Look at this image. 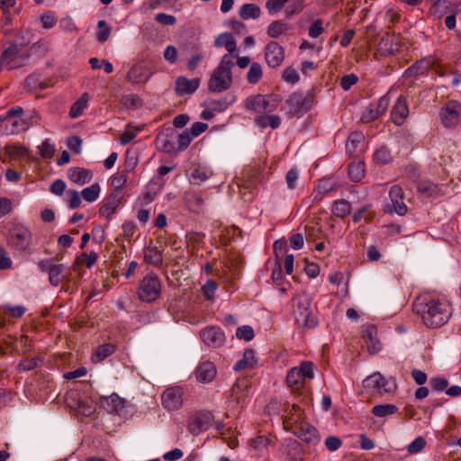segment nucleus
I'll use <instances>...</instances> for the list:
<instances>
[{"label": "nucleus", "instance_id": "obj_61", "mask_svg": "<svg viewBox=\"0 0 461 461\" xmlns=\"http://www.w3.org/2000/svg\"><path fill=\"white\" fill-rule=\"evenodd\" d=\"M297 368L300 371L303 379H312L314 377L313 364L312 362L303 361L300 364V366Z\"/></svg>", "mask_w": 461, "mask_h": 461}, {"label": "nucleus", "instance_id": "obj_10", "mask_svg": "<svg viewBox=\"0 0 461 461\" xmlns=\"http://www.w3.org/2000/svg\"><path fill=\"white\" fill-rule=\"evenodd\" d=\"M390 203L384 205V211L387 213H396L399 216H403L408 212V207L404 203V193L402 188L394 185L389 191Z\"/></svg>", "mask_w": 461, "mask_h": 461}, {"label": "nucleus", "instance_id": "obj_15", "mask_svg": "<svg viewBox=\"0 0 461 461\" xmlns=\"http://www.w3.org/2000/svg\"><path fill=\"white\" fill-rule=\"evenodd\" d=\"M183 392L180 387H170L164 391L161 396L163 406L174 411L179 409L183 404Z\"/></svg>", "mask_w": 461, "mask_h": 461}, {"label": "nucleus", "instance_id": "obj_55", "mask_svg": "<svg viewBox=\"0 0 461 461\" xmlns=\"http://www.w3.org/2000/svg\"><path fill=\"white\" fill-rule=\"evenodd\" d=\"M287 412L289 416L285 417V423L288 425H294V420H297V422H300L301 420V410L298 406L295 404H293L291 408L287 409Z\"/></svg>", "mask_w": 461, "mask_h": 461}, {"label": "nucleus", "instance_id": "obj_43", "mask_svg": "<svg viewBox=\"0 0 461 461\" xmlns=\"http://www.w3.org/2000/svg\"><path fill=\"white\" fill-rule=\"evenodd\" d=\"M373 159L375 163L378 165L389 164L392 160V155L389 149L385 146L378 148L373 155Z\"/></svg>", "mask_w": 461, "mask_h": 461}, {"label": "nucleus", "instance_id": "obj_21", "mask_svg": "<svg viewBox=\"0 0 461 461\" xmlns=\"http://www.w3.org/2000/svg\"><path fill=\"white\" fill-rule=\"evenodd\" d=\"M244 105L247 110H253L255 112H272L276 109L275 105L270 104L268 96L259 94L248 97L245 100Z\"/></svg>", "mask_w": 461, "mask_h": 461}, {"label": "nucleus", "instance_id": "obj_19", "mask_svg": "<svg viewBox=\"0 0 461 461\" xmlns=\"http://www.w3.org/2000/svg\"><path fill=\"white\" fill-rule=\"evenodd\" d=\"M200 337L203 343L211 348H219L224 341V333L218 327H207L201 330Z\"/></svg>", "mask_w": 461, "mask_h": 461}, {"label": "nucleus", "instance_id": "obj_12", "mask_svg": "<svg viewBox=\"0 0 461 461\" xmlns=\"http://www.w3.org/2000/svg\"><path fill=\"white\" fill-rule=\"evenodd\" d=\"M461 105L455 101L448 102L440 109L439 116L444 127L455 128L460 120Z\"/></svg>", "mask_w": 461, "mask_h": 461}, {"label": "nucleus", "instance_id": "obj_24", "mask_svg": "<svg viewBox=\"0 0 461 461\" xmlns=\"http://www.w3.org/2000/svg\"><path fill=\"white\" fill-rule=\"evenodd\" d=\"M215 48L224 47L228 53L223 56H229V59L232 60L233 55L237 50V42L234 37L229 32H223L219 34L214 41Z\"/></svg>", "mask_w": 461, "mask_h": 461}, {"label": "nucleus", "instance_id": "obj_49", "mask_svg": "<svg viewBox=\"0 0 461 461\" xmlns=\"http://www.w3.org/2000/svg\"><path fill=\"white\" fill-rule=\"evenodd\" d=\"M142 128H143L142 126L141 127H139V126L133 127L131 124H128L126 126L125 131H123V133L122 134V136L120 138V143L122 145L129 144L137 136V132L140 131L142 130Z\"/></svg>", "mask_w": 461, "mask_h": 461}, {"label": "nucleus", "instance_id": "obj_47", "mask_svg": "<svg viewBox=\"0 0 461 461\" xmlns=\"http://www.w3.org/2000/svg\"><path fill=\"white\" fill-rule=\"evenodd\" d=\"M64 265H53L51 268H50L49 272V280L52 285H59V283L63 280V273Z\"/></svg>", "mask_w": 461, "mask_h": 461}, {"label": "nucleus", "instance_id": "obj_37", "mask_svg": "<svg viewBox=\"0 0 461 461\" xmlns=\"http://www.w3.org/2000/svg\"><path fill=\"white\" fill-rule=\"evenodd\" d=\"M289 30V25L281 20L272 22L267 29V33L271 38H277L285 33Z\"/></svg>", "mask_w": 461, "mask_h": 461}, {"label": "nucleus", "instance_id": "obj_2", "mask_svg": "<svg viewBox=\"0 0 461 461\" xmlns=\"http://www.w3.org/2000/svg\"><path fill=\"white\" fill-rule=\"evenodd\" d=\"M233 60L229 56H222L218 67L213 70L209 81L208 89L213 93H221L229 89L232 84L231 68Z\"/></svg>", "mask_w": 461, "mask_h": 461}, {"label": "nucleus", "instance_id": "obj_41", "mask_svg": "<svg viewBox=\"0 0 461 461\" xmlns=\"http://www.w3.org/2000/svg\"><path fill=\"white\" fill-rule=\"evenodd\" d=\"M100 193V185L98 183H95L90 186L84 188L81 191V196L86 202L93 203L98 199Z\"/></svg>", "mask_w": 461, "mask_h": 461}, {"label": "nucleus", "instance_id": "obj_50", "mask_svg": "<svg viewBox=\"0 0 461 461\" xmlns=\"http://www.w3.org/2000/svg\"><path fill=\"white\" fill-rule=\"evenodd\" d=\"M40 155L44 159H50L55 154V147L50 143L49 139L44 140L41 144L38 147Z\"/></svg>", "mask_w": 461, "mask_h": 461}, {"label": "nucleus", "instance_id": "obj_64", "mask_svg": "<svg viewBox=\"0 0 461 461\" xmlns=\"http://www.w3.org/2000/svg\"><path fill=\"white\" fill-rule=\"evenodd\" d=\"M283 79L290 84H295L299 81L300 77L297 71L293 68H286L283 72Z\"/></svg>", "mask_w": 461, "mask_h": 461}, {"label": "nucleus", "instance_id": "obj_29", "mask_svg": "<svg viewBox=\"0 0 461 461\" xmlns=\"http://www.w3.org/2000/svg\"><path fill=\"white\" fill-rule=\"evenodd\" d=\"M185 204L191 212L198 214L203 211L204 201L200 194L194 192L186 194Z\"/></svg>", "mask_w": 461, "mask_h": 461}, {"label": "nucleus", "instance_id": "obj_57", "mask_svg": "<svg viewBox=\"0 0 461 461\" xmlns=\"http://www.w3.org/2000/svg\"><path fill=\"white\" fill-rule=\"evenodd\" d=\"M41 22L42 23L43 29L49 30L56 24L57 16L55 13L47 11L41 14Z\"/></svg>", "mask_w": 461, "mask_h": 461}, {"label": "nucleus", "instance_id": "obj_31", "mask_svg": "<svg viewBox=\"0 0 461 461\" xmlns=\"http://www.w3.org/2000/svg\"><path fill=\"white\" fill-rule=\"evenodd\" d=\"M4 122L8 134H17L26 130V126L22 117H5Z\"/></svg>", "mask_w": 461, "mask_h": 461}, {"label": "nucleus", "instance_id": "obj_16", "mask_svg": "<svg viewBox=\"0 0 461 461\" xmlns=\"http://www.w3.org/2000/svg\"><path fill=\"white\" fill-rule=\"evenodd\" d=\"M102 406L111 414L122 416L126 414V401L117 393L102 398Z\"/></svg>", "mask_w": 461, "mask_h": 461}, {"label": "nucleus", "instance_id": "obj_59", "mask_svg": "<svg viewBox=\"0 0 461 461\" xmlns=\"http://www.w3.org/2000/svg\"><path fill=\"white\" fill-rule=\"evenodd\" d=\"M97 26L100 29L97 33V41L101 43H104L108 40L111 34V29L107 26V23L104 20H100L97 23Z\"/></svg>", "mask_w": 461, "mask_h": 461}, {"label": "nucleus", "instance_id": "obj_26", "mask_svg": "<svg viewBox=\"0 0 461 461\" xmlns=\"http://www.w3.org/2000/svg\"><path fill=\"white\" fill-rule=\"evenodd\" d=\"M195 375L199 382H211L216 375V367L212 362L205 361L197 367Z\"/></svg>", "mask_w": 461, "mask_h": 461}, {"label": "nucleus", "instance_id": "obj_52", "mask_svg": "<svg viewBox=\"0 0 461 461\" xmlns=\"http://www.w3.org/2000/svg\"><path fill=\"white\" fill-rule=\"evenodd\" d=\"M304 8L303 0H293L286 7H285V15L288 18H291L294 15L299 14Z\"/></svg>", "mask_w": 461, "mask_h": 461}, {"label": "nucleus", "instance_id": "obj_9", "mask_svg": "<svg viewBox=\"0 0 461 461\" xmlns=\"http://www.w3.org/2000/svg\"><path fill=\"white\" fill-rule=\"evenodd\" d=\"M213 420L214 416L209 411H196L187 421V430L193 436H198L212 427Z\"/></svg>", "mask_w": 461, "mask_h": 461}, {"label": "nucleus", "instance_id": "obj_62", "mask_svg": "<svg viewBox=\"0 0 461 461\" xmlns=\"http://www.w3.org/2000/svg\"><path fill=\"white\" fill-rule=\"evenodd\" d=\"M357 76L353 73L345 75L341 77L340 86L344 91H348L351 88L352 86L357 84Z\"/></svg>", "mask_w": 461, "mask_h": 461}, {"label": "nucleus", "instance_id": "obj_27", "mask_svg": "<svg viewBox=\"0 0 461 461\" xmlns=\"http://www.w3.org/2000/svg\"><path fill=\"white\" fill-rule=\"evenodd\" d=\"M149 72L143 64L133 65L127 73V79L131 83H143L149 77Z\"/></svg>", "mask_w": 461, "mask_h": 461}, {"label": "nucleus", "instance_id": "obj_1", "mask_svg": "<svg viewBox=\"0 0 461 461\" xmlns=\"http://www.w3.org/2000/svg\"><path fill=\"white\" fill-rule=\"evenodd\" d=\"M413 311L420 315L424 325L430 329L445 325L452 315L448 303L434 299L416 301Z\"/></svg>", "mask_w": 461, "mask_h": 461}, {"label": "nucleus", "instance_id": "obj_63", "mask_svg": "<svg viewBox=\"0 0 461 461\" xmlns=\"http://www.w3.org/2000/svg\"><path fill=\"white\" fill-rule=\"evenodd\" d=\"M41 362V360L39 357L26 359L25 361L19 363L17 367L19 371H30L36 368Z\"/></svg>", "mask_w": 461, "mask_h": 461}, {"label": "nucleus", "instance_id": "obj_36", "mask_svg": "<svg viewBox=\"0 0 461 461\" xmlns=\"http://www.w3.org/2000/svg\"><path fill=\"white\" fill-rule=\"evenodd\" d=\"M115 351L113 344H104L97 348L96 351L92 356L93 363H100L106 357L111 356Z\"/></svg>", "mask_w": 461, "mask_h": 461}, {"label": "nucleus", "instance_id": "obj_7", "mask_svg": "<svg viewBox=\"0 0 461 461\" xmlns=\"http://www.w3.org/2000/svg\"><path fill=\"white\" fill-rule=\"evenodd\" d=\"M286 104L289 107L288 114L300 118L312 108L313 96L311 93L303 95L302 93L295 92L288 97Z\"/></svg>", "mask_w": 461, "mask_h": 461}, {"label": "nucleus", "instance_id": "obj_25", "mask_svg": "<svg viewBox=\"0 0 461 461\" xmlns=\"http://www.w3.org/2000/svg\"><path fill=\"white\" fill-rule=\"evenodd\" d=\"M199 79L189 80L185 77H179L176 80V92L181 96L193 94L199 87Z\"/></svg>", "mask_w": 461, "mask_h": 461}, {"label": "nucleus", "instance_id": "obj_34", "mask_svg": "<svg viewBox=\"0 0 461 461\" xmlns=\"http://www.w3.org/2000/svg\"><path fill=\"white\" fill-rule=\"evenodd\" d=\"M348 175L354 182H359L365 176V165L363 161H353L348 165Z\"/></svg>", "mask_w": 461, "mask_h": 461}, {"label": "nucleus", "instance_id": "obj_14", "mask_svg": "<svg viewBox=\"0 0 461 461\" xmlns=\"http://www.w3.org/2000/svg\"><path fill=\"white\" fill-rule=\"evenodd\" d=\"M285 59V49L276 41H270L265 48V60L270 68L279 67Z\"/></svg>", "mask_w": 461, "mask_h": 461}, {"label": "nucleus", "instance_id": "obj_35", "mask_svg": "<svg viewBox=\"0 0 461 461\" xmlns=\"http://www.w3.org/2000/svg\"><path fill=\"white\" fill-rule=\"evenodd\" d=\"M239 14L244 20L257 19L260 16L261 10L255 4H244L240 7Z\"/></svg>", "mask_w": 461, "mask_h": 461}, {"label": "nucleus", "instance_id": "obj_11", "mask_svg": "<svg viewBox=\"0 0 461 461\" xmlns=\"http://www.w3.org/2000/svg\"><path fill=\"white\" fill-rule=\"evenodd\" d=\"M363 387L372 394H384L391 393L395 385L389 383L379 372H375L363 380Z\"/></svg>", "mask_w": 461, "mask_h": 461}, {"label": "nucleus", "instance_id": "obj_22", "mask_svg": "<svg viewBox=\"0 0 461 461\" xmlns=\"http://www.w3.org/2000/svg\"><path fill=\"white\" fill-rule=\"evenodd\" d=\"M409 115V108L407 105L406 98L403 95H400L394 105L393 106V109L391 111V119L392 122L401 126L405 122L406 118Z\"/></svg>", "mask_w": 461, "mask_h": 461}, {"label": "nucleus", "instance_id": "obj_3", "mask_svg": "<svg viewBox=\"0 0 461 461\" xmlns=\"http://www.w3.org/2000/svg\"><path fill=\"white\" fill-rule=\"evenodd\" d=\"M312 300L307 294L294 298V314L296 323L302 327L313 328L317 320L311 310Z\"/></svg>", "mask_w": 461, "mask_h": 461}, {"label": "nucleus", "instance_id": "obj_53", "mask_svg": "<svg viewBox=\"0 0 461 461\" xmlns=\"http://www.w3.org/2000/svg\"><path fill=\"white\" fill-rule=\"evenodd\" d=\"M66 199L70 209H77L81 205L82 198L77 190L69 189L66 193Z\"/></svg>", "mask_w": 461, "mask_h": 461}, {"label": "nucleus", "instance_id": "obj_8", "mask_svg": "<svg viewBox=\"0 0 461 461\" xmlns=\"http://www.w3.org/2000/svg\"><path fill=\"white\" fill-rule=\"evenodd\" d=\"M66 403L83 417H90L95 412V404L87 398H83L77 391L69 392L66 396Z\"/></svg>", "mask_w": 461, "mask_h": 461}, {"label": "nucleus", "instance_id": "obj_40", "mask_svg": "<svg viewBox=\"0 0 461 461\" xmlns=\"http://www.w3.org/2000/svg\"><path fill=\"white\" fill-rule=\"evenodd\" d=\"M398 408L394 404L386 403V404H377L372 408L371 412L379 418H384L389 415H393L397 412Z\"/></svg>", "mask_w": 461, "mask_h": 461}, {"label": "nucleus", "instance_id": "obj_13", "mask_svg": "<svg viewBox=\"0 0 461 461\" xmlns=\"http://www.w3.org/2000/svg\"><path fill=\"white\" fill-rule=\"evenodd\" d=\"M294 434L303 442L316 446L320 442L317 429L308 422L294 420Z\"/></svg>", "mask_w": 461, "mask_h": 461}, {"label": "nucleus", "instance_id": "obj_33", "mask_svg": "<svg viewBox=\"0 0 461 461\" xmlns=\"http://www.w3.org/2000/svg\"><path fill=\"white\" fill-rule=\"evenodd\" d=\"M365 136L360 131H353L348 137L346 143V150L349 155H353L357 152L358 147L363 142Z\"/></svg>", "mask_w": 461, "mask_h": 461}, {"label": "nucleus", "instance_id": "obj_6", "mask_svg": "<svg viewBox=\"0 0 461 461\" xmlns=\"http://www.w3.org/2000/svg\"><path fill=\"white\" fill-rule=\"evenodd\" d=\"M29 58L30 54L28 52H23L22 47L13 42L9 48L1 54V62H5V67L8 69H14L26 66Z\"/></svg>", "mask_w": 461, "mask_h": 461}, {"label": "nucleus", "instance_id": "obj_56", "mask_svg": "<svg viewBox=\"0 0 461 461\" xmlns=\"http://www.w3.org/2000/svg\"><path fill=\"white\" fill-rule=\"evenodd\" d=\"M236 336L240 339L250 341L255 336L254 330L249 325L240 326L236 330Z\"/></svg>", "mask_w": 461, "mask_h": 461}, {"label": "nucleus", "instance_id": "obj_60", "mask_svg": "<svg viewBox=\"0 0 461 461\" xmlns=\"http://www.w3.org/2000/svg\"><path fill=\"white\" fill-rule=\"evenodd\" d=\"M335 183L330 178H322L317 184V190L319 194H328L335 188Z\"/></svg>", "mask_w": 461, "mask_h": 461}, {"label": "nucleus", "instance_id": "obj_30", "mask_svg": "<svg viewBox=\"0 0 461 461\" xmlns=\"http://www.w3.org/2000/svg\"><path fill=\"white\" fill-rule=\"evenodd\" d=\"M257 126L265 129L271 127L272 129H277L281 124V119L276 114H261L257 116L254 120Z\"/></svg>", "mask_w": 461, "mask_h": 461}, {"label": "nucleus", "instance_id": "obj_42", "mask_svg": "<svg viewBox=\"0 0 461 461\" xmlns=\"http://www.w3.org/2000/svg\"><path fill=\"white\" fill-rule=\"evenodd\" d=\"M350 212L351 203L346 200L336 201L332 205V213L339 218L346 217Z\"/></svg>", "mask_w": 461, "mask_h": 461}, {"label": "nucleus", "instance_id": "obj_54", "mask_svg": "<svg viewBox=\"0 0 461 461\" xmlns=\"http://www.w3.org/2000/svg\"><path fill=\"white\" fill-rule=\"evenodd\" d=\"M325 32L323 27V21L321 19H315L309 26L308 35L311 38H318Z\"/></svg>", "mask_w": 461, "mask_h": 461}, {"label": "nucleus", "instance_id": "obj_5", "mask_svg": "<svg viewBox=\"0 0 461 461\" xmlns=\"http://www.w3.org/2000/svg\"><path fill=\"white\" fill-rule=\"evenodd\" d=\"M32 240L31 230L23 225L16 224L9 230V245L18 252L26 251Z\"/></svg>", "mask_w": 461, "mask_h": 461}, {"label": "nucleus", "instance_id": "obj_39", "mask_svg": "<svg viewBox=\"0 0 461 461\" xmlns=\"http://www.w3.org/2000/svg\"><path fill=\"white\" fill-rule=\"evenodd\" d=\"M88 97L87 94H83L78 100H77L70 107L69 116L73 119L80 116L85 109L87 107Z\"/></svg>", "mask_w": 461, "mask_h": 461}, {"label": "nucleus", "instance_id": "obj_51", "mask_svg": "<svg viewBox=\"0 0 461 461\" xmlns=\"http://www.w3.org/2000/svg\"><path fill=\"white\" fill-rule=\"evenodd\" d=\"M380 113L373 104H370L362 113L360 120L364 123L371 122L380 117Z\"/></svg>", "mask_w": 461, "mask_h": 461}, {"label": "nucleus", "instance_id": "obj_45", "mask_svg": "<svg viewBox=\"0 0 461 461\" xmlns=\"http://www.w3.org/2000/svg\"><path fill=\"white\" fill-rule=\"evenodd\" d=\"M247 379H237L231 388V397L239 402L242 397L246 396L245 390H247Z\"/></svg>", "mask_w": 461, "mask_h": 461}, {"label": "nucleus", "instance_id": "obj_38", "mask_svg": "<svg viewBox=\"0 0 461 461\" xmlns=\"http://www.w3.org/2000/svg\"><path fill=\"white\" fill-rule=\"evenodd\" d=\"M286 383L289 387L294 390H298L303 386L304 379L297 367H293L289 370L286 375Z\"/></svg>", "mask_w": 461, "mask_h": 461}, {"label": "nucleus", "instance_id": "obj_32", "mask_svg": "<svg viewBox=\"0 0 461 461\" xmlns=\"http://www.w3.org/2000/svg\"><path fill=\"white\" fill-rule=\"evenodd\" d=\"M256 364L255 352L253 349H246L242 358L240 359L233 366L235 371H241L252 367Z\"/></svg>", "mask_w": 461, "mask_h": 461}, {"label": "nucleus", "instance_id": "obj_4", "mask_svg": "<svg viewBox=\"0 0 461 461\" xmlns=\"http://www.w3.org/2000/svg\"><path fill=\"white\" fill-rule=\"evenodd\" d=\"M161 292V283L155 274L145 276L140 282L137 295L142 302L150 303L158 299Z\"/></svg>", "mask_w": 461, "mask_h": 461}, {"label": "nucleus", "instance_id": "obj_58", "mask_svg": "<svg viewBox=\"0 0 461 461\" xmlns=\"http://www.w3.org/2000/svg\"><path fill=\"white\" fill-rule=\"evenodd\" d=\"M288 0H267L266 3V8L270 14H275L283 9Z\"/></svg>", "mask_w": 461, "mask_h": 461}, {"label": "nucleus", "instance_id": "obj_48", "mask_svg": "<svg viewBox=\"0 0 461 461\" xmlns=\"http://www.w3.org/2000/svg\"><path fill=\"white\" fill-rule=\"evenodd\" d=\"M176 141H177V144H178L177 150L179 152V151L185 150L190 145V143L194 138L189 133V130L185 129L181 133H177L176 131Z\"/></svg>", "mask_w": 461, "mask_h": 461}, {"label": "nucleus", "instance_id": "obj_44", "mask_svg": "<svg viewBox=\"0 0 461 461\" xmlns=\"http://www.w3.org/2000/svg\"><path fill=\"white\" fill-rule=\"evenodd\" d=\"M5 152L11 158H17L29 155V149L26 147L18 144H7L5 147Z\"/></svg>", "mask_w": 461, "mask_h": 461}, {"label": "nucleus", "instance_id": "obj_23", "mask_svg": "<svg viewBox=\"0 0 461 461\" xmlns=\"http://www.w3.org/2000/svg\"><path fill=\"white\" fill-rule=\"evenodd\" d=\"M67 176L72 183L84 185L91 182L93 172L84 167H73L68 169Z\"/></svg>", "mask_w": 461, "mask_h": 461}, {"label": "nucleus", "instance_id": "obj_20", "mask_svg": "<svg viewBox=\"0 0 461 461\" xmlns=\"http://www.w3.org/2000/svg\"><path fill=\"white\" fill-rule=\"evenodd\" d=\"M397 50L398 44L395 41V35L386 32L383 35L378 43L375 56L385 58L394 55Z\"/></svg>", "mask_w": 461, "mask_h": 461}, {"label": "nucleus", "instance_id": "obj_46", "mask_svg": "<svg viewBox=\"0 0 461 461\" xmlns=\"http://www.w3.org/2000/svg\"><path fill=\"white\" fill-rule=\"evenodd\" d=\"M262 67L258 62H253L247 73V80L250 84H257L262 77Z\"/></svg>", "mask_w": 461, "mask_h": 461}, {"label": "nucleus", "instance_id": "obj_28", "mask_svg": "<svg viewBox=\"0 0 461 461\" xmlns=\"http://www.w3.org/2000/svg\"><path fill=\"white\" fill-rule=\"evenodd\" d=\"M144 260L154 267H160L163 263L162 251L150 242L145 249Z\"/></svg>", "mask_w": 461, "mask_h": 461}, {"label": "nucleus", "instance_id": "obj_17", "mask_svg": "<svg viewBox=\"0 0 461 461\" xmlns=\"http://www.w3.org/2000/svg\"><path fill=\"white\" fill-rule=\"evenodd\" d=\"M176 140V131L167 129L166 132H161L157 136L156 144L160 151L168 154L177 153Z\"/></svg>", "mask_w": 461, "mask_h": 461}, {"label": "nucleus", "instance_id": "obj_18", "mask_svg": "<svg viewBox=\"0 0 461 461\" xmlns=\"http://www.w3.org/2000/svg\"><path fill=\"white\" fill-rule=\"evenodd\" d=\"M123 198L122 191L113 190L104 200L103 205L99 209V214L106 217L108 220L116 212L117 207Z\"/></svg>", "mask_w": 461, "mask_h": 461}]
</instances>
